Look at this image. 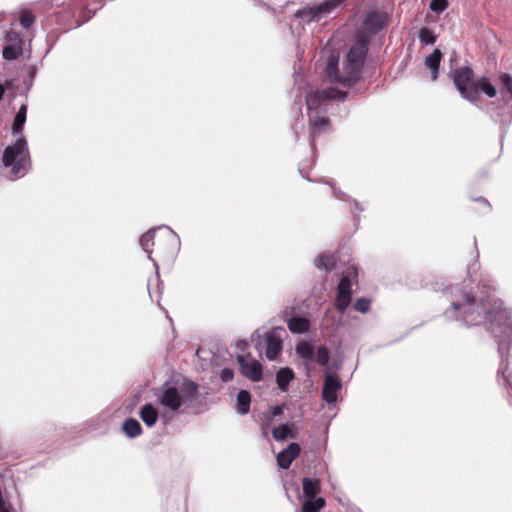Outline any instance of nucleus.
Segmentation results:
<instances>
[{"label":"nucleus","mask_w":512,"mask_h":512,"mask_svg":"<svg viewBox=\"0 0 512 512\" xmlns=\"http://www.w3.org/2000/svg\"><path fill=\"white\" fill-rule=\"evenodd\" d=\"M451 302L445 311L448 319L462 322L466 326L485 325L498 339V351L501 357L499 374L508 390L512 405V312L503 307V302L487 293L474 295L460 285L447 289Z\"/></svg>","instance_id":"nucleus-1"},{"label":"nucleus","mask_w":512,"mask_h":512,"mask_svg":"<svg viewBox=\"0 0 512 512\" xmlns=\"http://www.w3.org/2000/svg\"><path fill=\"white\" fill-rule=\"evenodd\" d=\"M368 52L367 43L363 39L357 40L350 48L339 71V56L331 54L327 60L325 77L330 82H337L343 87H350L361 77L362 67Z\"/></svg>","instance_id":"nucleus-2"},{"label":"nucleus","mask_w":512,"mask_h":512,"mask_svg":"<svg viewBox=\"0 0 512 512\" xmlns=\"http://www.w3.org/2000/svg\"><path fill=\"white\" fill-rule=\"evenodd\" d=\"M199 385L187 378L165 382L157 391V402L172 413L184 412L198 397Z\"/></svg>","instance_id":"nucleus-3"},{"label":"nucleus","mask_w":512,"mask_h":512,"mask_svg":"<svg viewBox=\"0 0 512 512\" xmlns=\"http://www.w3.org/2000/svg\"><path fill=\"white\" fill-rule=\"evenodd\" d=\"M346 92L336 88L328 87L322 90L310 89L306 93V105L310 114L309 123L311 128V145H314L315 137L328 130L329 119L325 116L331 100L345 101Z\"/></svg>","instance_id":"nucleus-4"},{"label":"nucleus","mask_w":512,"mask_h":512,"mask_svg":"<svg viewBox=\"0 0 512 512\" xmlns=\"http://www.w3.org/2000/svg\"><path fill=\"white\" fill-rule=\"evenodd\" d=\"M27 105L23 104L16 113L12 131L16 136L13 145L6 147L3 153L2 161L5 167H11V173L15 176H22L25 173L26 165L29 162V152L27 141L22 134L23 126L26 122Z\"/></svg>","instance_id":"nucleus-5"},{"label":"nucleus","mask_w":512,"mask_h":512,"mask_svg":"<svg viewBox=\"0 0 512 512\" xmlns=\"http://www.w3.org/2000/svg\"><path fill=\"white\" fill-rule=\"evenodd\" d=\"M500 83V93L502 95L504 105L499 106L492 117L495 121L510 123L512 120V105H509V102L512 101V77L507 73H503L500 75Z\"/></svg>","instance_id":"nucleus-6"},{"label":"nucleus","mask_w":512,"mask_h":512,"mask_svg":"<svg viewBox=\"0 0 512 512\" xmlns=\"http://www.w3.org/2000/svg\"><path fill=\"white\" fill-rule=\"evenodd\" d=\"M473 71L469 67L456 69L453 73V81L463 98L470 102L477 100V91L472 83Z\"/></svg>","instance_id":"nucleus-7"},{"label":"nucleus","mask_w":512,"mask_h":512,"mask_svg":"<svg viewBox=\"0 0 512 512\" xmlns=\"http://www.w3.org/2000/svg\"><path fill=\"white\" fill-rule=\"evenodd\" d=\"M344 0H326L318 5L304 7L297 11L296 16L307 22L319 21L326 17L333 9L338 7Z\"/></svg>","instance_id":"nucleus-8"},{"label":"nucleus","mask_w":512,"mask_h":512,"mask_svg":"<svg viewBox=\"0 0 512 512\" xmlns=\"http://www.w3.org/2000/svg\"><path fill=\"white\" fill-rule=\"evenodd\" d=\"M284 335H286V330L280 326L274 327L264 333L266 346L265 355L268 360H276L282 352Z\"/></svg>","instance_id":"nucleus-9"},{"label":"nucleus","mask_w":512,"mask_h":512,"mask_svg":"<svg viewBox=\"0 0 512 512\" xmlns=\"http://www.w3.org/2000/svg\"><path fill=\"white\" fill-rule=\"evenodd\" d=\"M237 362L243 376L253 382H258L262 379V365L259 361L252 358L250 355H238Z\"/></svg>","instance_id":"nucleus-10"},{"label":"nucleus","mask_w":512,"mask_h":512,"mask_svg":"<svg viewBox=\"0 0 512 512\" xmlns=\"http://www.w3.org/2000/svg\"><path fill=\"white\" fill-rule=\"evenodd\" d=\"M342 388L340 379L331 373L325 374L324 384L322 388V399L327 404H334L338 400V392Z\"/></svg>","instance_id":"nucleus-11"},{"label":"nucleus","mask_w":512,"mask_h":512,"mask_svg":"<svg viewBox=\"0 0 512 512\" xmlns=\"http://www.w3.org/2000/svg\"><path fill=\"white\" fill-rule=\"evenodd\" d=\"M351 302V282L348 277L343 276L337 287L335 306L340 313H344Z\"/></svg>","instance_id":"nucleus-12"},{"label":"nucleus","mask_w":512,"mask_h":512,"mask_svg":"<svg viewBox=\"0 0 512 512\" xmlns=\"http://www.w3.org/2000/svg\"><path fill=\"white\" fill-rule=\"evenodd\" d=\"M300 446L299 444L293 442L288 445V447L277 455V463L280 468L288 469L293 462V460L299 455Z\"/></svg>","instance_id":"nucleus-13"},{"label":"nucleus","mask_w":512,"mask_h":512,"mask_svg":"<svg viewBox=\"0 0 512 512\" xmlns=\"http://www.w3.org/2000/svg\"><path fill=\"white\" fill-rule=\"evenodd\" d=\"M12 38L16 39L18 43L7 45L4 47L2 52L3 58L8 61L17 59L18 56L22 53L21 39H19L15 33L8 34V39L12 40Z\"/></svg>","instance_id":"nucleus-14"},{"label":"nucleus","mask_w":512,"mask_h":512,"mask_svg":"<svg viewBox=\"0 0 512 512\" xmlns=\"http://www.w3.org/2000/svg\"><path fill=\"white\" fill-rule=\"evenodd\" d=\"M365 25L374 31L381 30L386 25V16L377 11L369 12L365 18Z\"/></svg>","instance_id":"nucleus-15"},{"label":"nucleus","mask_w":512,"mask_h":512,"mask_svg":"<svg viewBox=\"0 0 512 512\" xmlns=\"http://www.w3.org/2000/svg\"><path fill=\"white\" fill-rule=\"evenodd\" d=\"M140 418L148 427H152L157 422L158 411L152 404L147 403L140 409Z\"/></svg>","instance_id":"nucleus-16"},{"label":"nucleus","mask_w":512,"mask_h":512,"mask_svg":"<svg viewBox=\"0 0 512 512\" xmlns=\"http://www.w3.org/2000/svg\"><path fill=\"white\" fill-rule=\"evenodd\" d=\"M442 58V53L439 49H435L432 54H430L425 59V65L427 68L431 70V80L435 81L438 77V70L440 61Z\"/></svg>","instance_id":"nucleus-17"},{"label":"nucleus","mask_w":512,"mask_h":512,"mask_svg":"<svg viewBox=\"0 0 512 512\" xmlns=\"http://www.w3.org/2000/svg\"><path fill=\"white\" fill-rule=\"evenodd\" d=\"M302 488L306 498H315L320 492V480L305 477L302 480Z\"/></svg>","instance_id":"nucleus-18"},{"label":"nucleus","mask_w":512,"mask_h":512,"mask_svg":"<svg viewBox=\"0 0 512 512\" xmlns=\"http://www.w3.org/2000/svg\"><path fill=\"white\" fill-rule=\"evenodd\" d=\"M288 329L295 334H301L308 331L310 322L303 317H291L287 320Z\"/></svg>","instance_id":"nucleus-19"},{"label":"nucleus","mask_w":512,"mask_h":512,"mask_svg":"<svg viewBox=\"0 0 512 512\" xmlns=\"http://www.w3.org/2000/svg\"><path fill=\"white\" fill-rule=\"evenodd\" d=\"M294 378V372L289 367L281 368L276 374V382L281 391H286L290 381Z\"/></svg>","instance_id":"nucleus-20"},{"label":"nucleus","mask_w":512,"mask_h":512,"mask_svg":"<svg viewBox=\"0 0 512 512\" xmlns=\"http://www.w3.org/2000/svg\"><path fill=\"white\" fill-rule=\"evenodd\" d=\"M122 430L129 438H136L142 432L141 424L134 418H128L122 425Z\"/></svg>","instance_id":"nucleus-21"},{"label":"nucleus","mask_w":512,"mask_h":512,"mask_svg":"<svg viewBox=\"0 0 512 512\" xmlns=\"http://www.w3.org/2000/svg\"><path fill=\"white\" fill-rule=\"evenodd\" d=\"M251 403L250 393L246 390H240L237 395V411L241 415H245L249 412Z\"/></svg>","instance_id":"nucleus-22"},{"label":"nucleus","mask_w":512,"mask_h":512,"mask_svg":"<svg viewBox=\"0 0 512 512\" xmlns=\"http://www.w3.org/2000/svg\"><path fill=\"white\" fill-rule=\"evenodd\" d=\"M297 355L305 361H312L315 357L313 346L306 341H302L296 346Z\"/></svg>","instance_id":"nucleus-23"},{"label":"nucleus","mask_w":512,"mask_h":512,"mask_svg":"<svg viewBox=\"0 0 512 512\" xmlns=\"http://www.w3.org/2000/svg\"><path fill=\"white\" fill-rule=\"evenodd\" d=\"M475 87L477 94L479 91L485 93L488 97L492 98L497 94L496 88L490 83L487 78H481L477 82L473 84Z\"/></svg>","instance_id":"nucleus-24"},{"label":"nucleus","mask_w":512,"mask_h":512,"mask_svg":"<svg viewBox=\"0 0 512 512\" xmlns=\"http://www.w3.org/2000/svg\"><path fill=\"white\" fill-rule=\"evenodd\" d=\"M325 505V500L322 497L318 498H307L303 502L302 511L303 512H319Z\"/></svg>","instance_id":"nucleus-25"},{"label":"nucleus","mask_w":512,"mask_h":512,"mask_svg":"<svg viewBox=\"0 0 512 512\" xmlns=\"http://www.w3.org/2000/svg\"><path fill=\"white\" fill-rule=\"evenodd\" d=\"M158 228H152L149 231H147L145 234H143L140 238V245L142 249L148 253L149 259H152L150 250V246L154 245V233Z\"/></svg>","instance_id":"nucleus-26"},{"label":"nucleus","mask_w":512,"mask_h":512,"mask_svg":"<svg viewBox=\"0 0 512 512\" xmlns=\"http://www.w3.org/2000/svg\"><path fill=\"white\" fill-rule=\"evenodd\" d=\"M336 264V259L333 255H323L320 256L316 261L315 265L319 269H325L326 271H330L334 268Z\"/></svg>","instance_id":"nucleus-27"},{"label":"nucleus","mask_w":512,"mask_h":512,"mask_svg":"<svg viewBox=\"0 0 512 512\" xmlns=\"http://www.w3.org/2000/svg\"><path fill=\"white\" fill-rule=\"evenodd\" d=\"M419 40L423 45H432L436 41L435 34L428 28H422L419 31Z\"/></svg>","instance_id":"nucleus-28"},{"label":"nucleus","mask_w":512,"mask_h":512,"mask_svg":"<svg viewBox=\"0 0 512 512\" xmlns=\"http://www.w3.org/2000/svg\"><path fill=\"white\" fill-rule=\"evenodd\" d=\"M290 428L286 424H281L272 430V436L276 441L285 440L290 435Z\"/></svg>","instance_id":"nucleus-29"},{"label":"nucleus","mask_w":512,"mask_h":512,"mask_svg":"<svg viewBox=\"0 0 512 512\" xmlns=\"http://www.w3.org/2000/svg\"><path fill=\"white\" fill-rule=\"evenodd\" d=\"M35 21L34 15L27 10H23L20 14V24L23 28L28 29Z\"/></svg>","instance_id":"nucleus-30"},{"label":"nucleus","mask_w":512,"mask_h":512,"mask_svg":"<svg viewBox=\"0 0 512 512\" xmlns=\"http://www.w3.org/2000/svg\"><path fill=\"white\" fill-rule=\"evenodd\" d=\"M316 361L320 365H327L329 361V351L325 346H320L315 354Z\"/></svg>","instance_id":"nucleus-31"},{"label":"nucleus","mask_w":512,"mask_h":512,"mask_svg":"<svg viewBox=\"0 0 512 512\" xmlns=\"http://www.w3.org/2000/svg\"><path fill=\"white\" fill-rule=\"evenodd\" d=\"M371 301L367 298H359L354 303V309L360 313H366L370 309Z\"/></svg>","instance_id":"nucleus-32"},{"label":"nucleus","mask_w":512,"mask_h":512,"mask_svg":"<svg viewBox=\"0 0 512 512\" xmlns=\"http://www.w3.org/2000/svg\"><path fill=\"white\" fill-rule=\"evenodd\" d=\"M448 7L447 0H432L430 3V9L435 13H441Z\"/></svg>","instance_id":"nucleus-33"},{"label":"nucleus","mask_w":512,"mask_h":512,"mask_svg":"<svg viewBox=\"0 0 512 512\" xmlns=\"http://www.w3.org/2000/svg\"><path fill=\"white\" fill-rule=\"evenodd\" d=\"M220 377H221V380L223 382H229L233 379L234 377V373H233V370L232 369H229V368H224L222 371H221V374H220Z\"/></svg>","instance_id":"nucleus-34"},{"label":"nucleus","mask_w":512,"mask_h":512,"mask_svg":"<svg viewBox=\"0 0 512 512\" xmlns=\"http://www.w3.org/2000/svg\"><path fill=\"white\" fill-rule=\"evenodd\" d=\"M261 337H262V335L260 334V330H256L251 335V341L255 344L256 349H260L262 346Z\"/></svg>","instance_id":"nucleus-35"},{"label":"nucleus","mask_w":512,"mask_h":512,"mask_svg":"<svg viewBox=\"0 0 512 512\" xmlns=\"http://www.w3.org/2000/svg\"><path fill=\"white\" fill-rule=\"evenodd\" d=\"M271 413L273 416H279L283 413V405H277L271 408Z\"/></svg>","instance_id":"nucleus-36"},{"label":"nucleus","mask_w":512,"mask_h":512,"mask_svg":"<svg viewBox=\"0 0 512 512\" xmlns=\"http://www.w3.org/2000/svg\"><path fill=\"white\" fill-rule=\"evenodd\" d=\"M333 195L338 198L339 200H345L346 199V195L344 193H342L340 190H338L337 188H333Z\"/></svg>","instance_id":"nucleus-37"},{"label":"nucleus","mask_w":512,"mask_h":512,"mask_svg":"<svg viewBox=\"0 0 512 512\" xmlns=\"http://www.w3.org/2000/svg\"><path fill=\"white\" fill-rule=\"evenodd\" d=\"M247 345H248V344H247V342H246V341H239V342L237 343V347H238L240 350H242V351H244V350L246 349Z\"/></svg>","instance_id":"nucleus-38"},{"label":"nucleus","mask_w":512,"mask_h":512,"mask_svg":"<svg viewBox=\"0 0 512 512\" xmlns=\"http://www.w3.org/2000/svg\"><path fill=\"white\" fill-rule=\"evenodd\" d=\"M353 203L356 209H358L359 211L363 210V208L361 207L360 203L357 200H353Z\"/></svg>","instance_id":"nucleus-39"},{"label":"nucleus","mask_w":512,"mask_h":512,"mask_svg":"<svg viewBox=\"0 0 512 512\" xmlns=\"http://www.w3.org/2000/svg\"><path fill=\"white\" fill-rule=\"evenodd\" d=\"M4 93H5L4 87L2 84H0V101L3 99Z\"/></svg>","instance_id":"nucleus-40"},{"label":"nucleus","mask_w":512,"mask_h":512,"mask_svg":"<svg viewBox=\"0 0 512 512\" xmlns=\"http://www.w3.org/2000/svg\"><path fill=\"white\" fill-rule=\"evenodd\" d=\"M0 512H9V511L5 508L4 503H3V504H0Z\"/></svg>","instance_id":"nucleus-41"},{"label":"nucleus","mask_w":512,"mask_h":512,"mask_svg":"<svg viewBox=\"0 0 512 512\" xmlns=\"http://www.w3.org/2000/svg\"><path fill=\"white\" fill-rule=\"evenodd\" d=\"M473 267H474V265H473L472 267H468V275H469L470 277H472L471 270H472V268H473Z\"/></svg>","instance_id":"nucleus-42"},{"label":"nucleus","mask_w":512,"mask_h":512,"mask_svg":"<svg viewBox=\"0 0 512 512\" xmlns=\"http://www.w3.org/2000/svg\"><path fill=\"white\" fill-rule=\"evenodd\" d=\"M163 227L166 228L167 230H169L171 234L175 235V233L169 228V226H163Z\"/></svg>","instance_id":"nucleus-43"},{"label":"nucleus","mask_w":512,"mask_h":512,"mask_svg":"<svg viewBox=\"0 0 512 512\" xmlns=\"http://www.w3.org/2000/svg\"><path fill=\"white\" fill-rule=\"evenodd\" d=\"M481 201H482L483 203H485V204H487V205H488V201H487V200H485V199H481Z\"/></svg>","instance_id":"nucleus-44"},{"label":"nucleus","mask_w":512,"mask_h":512,"mask_svg":"<svg viewBox=\"0 0 512 512\" xmlns=\"http://www.w3.org/2000/svg\"><path fill=\"white\" fill-rule=\"evenodd\" d=\"M288 315V310H285L284 311V317H286Z\"/></svg>","instance_id":"nucleus-45"}]
</instances>
